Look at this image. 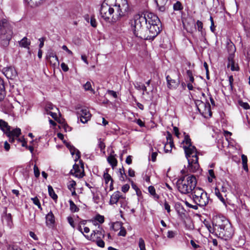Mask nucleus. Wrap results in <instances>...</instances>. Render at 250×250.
Masks as SVG:
<instances>
[{"instance_id": "obj_28", "label": "nucleus", "mask_w": 250, "mask_h": 250, "mask_svg": "<svg viewBox=\"0 0 250 250\" xmlns=\"http://www.w3.org/2000/svg\"><path fill=\"white\" fill-rule=\"evenodd\" d=\"M149 193L153 196V198L155 200H158L159 198V196L156 194L155 189L152 186H150L148 188Z\"/></svg>"}, {"instance_id": "obj_5", "label": "nucleus", "mask_w": 250, "mask_h": 250, "mask_svg": "<svg viewBox=\"0 0 250 250\" xmlns=\"http://www.w3.org/2000/svg\"><path fill=\"white\" fill-rule=\"evenodd\" d=\"M192 198L194 202L199 206L203 207L209 202V197L207 192L202 188H196L191 193Z\"/></svg>"}, {"instance_id": "obj_35", "label": "nucleus", "mask_w": 250, "mask_h": 250, "mask_svg": "<svg viewBox=\"0 0 250 250\" xmlns=\"http://www.w3.org/2000/svg\"><path fill=\"white\" fill-rule=\"evenodd\" d=\"M120 176L119 179L121 181H125L127 178V176L125 172V169L123 167L119 169Z\"/></svg>"}, {"instance_id": "obj_17", "label": "nucleus", "mask_w": 250, "mask_h": 250, "mask_svg": "<svg viewBox=\"0 0 250 250\" xmlns=\"http://www.w3.org/2000/svg\"><path fill=\"white\" fill-rule=\"evenodd\" d=\"M63 143L65 144L66 147L69 149L71 154L74 155L76 154L75 160L79 159L81 157L80 152L76 149L74 146L71 145L69 143L66 142L65 141H63Z\"/></svg>"}, {"instance_id": "obj_33", "label": "nucleus", "mask_w": 250, "mask_h": 250, "mask_svg": "<svg viewBox=\"0 0 250 250\" xmlns=\"http://www.w3.org/2000/svg\"><path fill=\"white\" fill-rule=\"evenodd\" d=\"M9 125H8V124L2 120L0 119V128L2 131H6L9 130Z\"/></svg>"}, {"instance_id": "obj_7", "label": "nucleus", "mask_w": 250, "mask_h": 250, "mask_svg": "<svg viewBox=\"0 0 250 250\" xmlns=\"http://www.w3.org/2000/svg\"><path fill=\"white\" fill-rule=\"evenodd\" d=\"M230 225L229 221L222 215H216L213 218L212 225L214 226V229H217V231L219 228L226 227L227 230L229 231L231 230Z\"/></svg>"}, {"instance_id": "obj_45", "label": "nucleus", "mask_w": 250, "mask_h": 250, "mask_svg": "<svg viewBox=\"0 0 250 250\" xmlns=\"http://www.w3.org/2000/svg\"><path fill=\"white\" fill-rule=\"evenodd\" d=\"M99 147L100 148L101 151H103L104 153V150L105 147L104 143L102 141L101 139L99 140Z\"/></svg>"}, {"instance_id": "obj_41", "label": "nucleus", "mask_w": 250, "mask_h": 250, "mask_svg": "<svg viewBox=\"0 0 250 250\" xmlns=\"http://www.w3.org/2000/svg\"><path fill=\"white\" fill-rule=\"evenodd\" d=\"M76 185V182L74 180H71L69 182V183L67 185V187H68V188L70 190H72V189H75V187Z\"/></svg>"}, {"instance_id": "obj_13", "label": "nucleus", "mask_w": 250, "mask_h": 250, "mask_svg": "<svg viewBox=\"0 0 250 250\" xmlns=\"http://www.w3.org/2000/svg\"><path fill=\"white\" fill-rule=\"evenodd\" d=\"M1 71L5 77L9 79L13 80L18 76L15 68L11 66L2 68Z\"/></svg>"}, {"instance_id": "obj_27", "label": "nucleus", "mask_w": 250, "mask_h": 250, "mask_svg": "<svg viewBox=\"0 0 250 250\" xmlns=\"http://www.w3.org/2000/svg\"><path fill=\"white\" fill-rule=\"evenodd\" d=\"M48 193L49 196L55 201H56L58 199V196L55 193V192L54 191V189L52 186L50 185H49L48 186Z\"/></svg>"}, {"instance_id": "obj_26", "label": "nucleus", "mask_w": 250, "mask_h": 250, "mask_svg": "<svg viewBox=\"0 0 250 250\" xmlns=\"http://www.w3.org/2000/svg\"><path fill=\"white\" fill-rule=\"evenodd\" d=\"M195 29H196V26H197L198 30L201 32V34L202 36L204 38H205L206 33L203 29V24L202 22L199 20H198L196 21V24H195Z\"/></svg>"}, {"instance_id": "obj_15", "label": "nucleus", "mask_w": 250, "mask_h": 250, "mask_svg": "<svg viewBox=\"0 0 250 250\" xmlns=\"http://www.w3.org/2000/svg\"><path fill=\"white\" fill-rule=\"evenodd\" d=\"M81 168L77 164L73 165V169L70 171V173L74 175L75 177L78 178H82L84 176V170L83 166L81 167Z\"/></svg>"}, {"instance_id": "obj_59", "label": "nucleus", "mask_w": 250, "mask_h": 250, "mask_svg": "<svg viewBox=\"0 0 250 250\" xmlns=\"http://www.w3.org/2000/svg\"><path fill=\"white\" fill-rule=\"evenodd\" d=\"M164 208L165 209L167 210L168 213L170 212V207L166 201H165L164 203Z\"/></svg>"}, {"instance_id": "obj_11", "label": "nucleus", "mask_w": 250, "mask_h": 250, "mask_svg": "<svg viewBox=\"0 0 250 250\" xmlns=\"http://www.w3.org/2000/svg\"><path fill=\"white\" fill-rule=\"evenodd\" d=\"M198 154L199 153L197 152L191 155L190 157H192V159H190V157L187 158L188 163V169L191 172H196L199 168L200 166L198 164V158L197 156Z\"/></svg>"}, {"instance_id": "obj_55", "label": "nucleus", "mask_w": 250, "mask_h": 250, "mask_svg": "<svg viewBox=\"0 0 250 250\" xmlns=\"http://www.w3.org/2000/svg\"><path fill=\"white\" fill-rule=\"evenodd\" d=\"M61 67L64 72H67L69 70V68L67 65L64 62H62L61 63Z\"/></svg>"}, {"instance_id": "obj_63", "label": "nucleus", "mask_w": 250, "mask_h": 250, "mask_svg": "<svg viewBox=\"0 0 250 250\" xmlns=\"http://www.w3.org/2000/svg\"><path fill=\"white\" fill-rule=\"evenodd\" d=\"M210 21H211L210 30L212 32H214V29H215L214 24L213 18L211 16L210 17Z\"/></svg>"}, {"instance_id": "obj_8", "label": "nucleus", "mask_w": 250, "mask_h": 250, "mask_svg": "<svg viewBox=\"0 0 250 250\" xmlns=\"http://www.w3.org/2000/svg\"><path fill=\"white\" fill-rule=\"evenodd\" d=\"M185 137L183 141V143L184 144L183 148L184 149L186 157L187 158L188 157H190L191 155L195 153H197V150L196 147L192 146L191 139L189 138V135L186 134V133H184Z\"/></svg>"}, {"instance_id": "obj_57", "label": "nucleus", "mask_w": 250, "mask_h": 250, "mask_svg": "<svg viewBox=\"0 0 250 250\" xmlns=\"http://www.w3.org/2000/svg\"><path fill=\"white\" fill-rule=\"evenodd\" d=\"M129 185H128V184H125V185H124L122 187V191L124 192V193H125L127 191H128V190H129Z\"/></svg>"}, {"instance_id": "obj_9", "label": "nucleus", "mask_w": 250, "mask_h": 250, "mask_svg": "<svg viewBox=\"0 0 250 250\" xmlns=\"http://www.w3.org/2000/svg\"><path fill=\"white\" fill-rule=\"evenodd\" d=\"M230 229L231 230L229 231L226 227H221L218 229V231H217V229H214L213 232L218 237L227 240L231 238L233 234L234 230L231 225H230Z\"/></svg>"}, {"instance_id": "obj_14", "label": "nucleus", "mask_w": 250, "mask_h": 250, "mask_svg": "<svg viewBox=\"0 0 250 250\" xmlns=\"http://www.w3.org/2000/svg\"><path fill=\"white\" fill-rule=\"evenodd\" d=\"M6 211L7 209L5 208L1 216L2 221L3 224H5L9 229H12L14 225L12 215L10 213H7Z\"/></svg>"}, {"instance_id": "obj_24", "label": "nucleus", "mask_w": 250, "mask_h": 250, "mask_svg": "<svg viewBox=\"0 0 250 250\" xmlns=\"http://www.w3.org/2000/svg\"><path fill=\"white\" fill-rule=\"evenodd\" d=\"M30 41L26 37H24L19 42V44L20 47L28 49L29 48V46L30 45Z\"/></svg>"}, {"instance_id": "obj_56", "label": "nucleus", "mask_w": 250, "mask_h": 250, "mask_svg": "<svg viewBox=\"0 0 250 250\" xmlns=\"http://www.w3.org/2000/svg\"><path fill=\"white\" fill-rule=\"evenodd\" d=\"M126 230L124 228L121 227V229L118 233V235L125 236L126 235Z\"/></svg>"}, {"instance_id": "obj_58", "label": "nucleus", "mask_w": 250, "mask_h": 250, "mask_svg": "<svg viewBox=\"0 0 250 250\" xmlns=\"http://www.w3.org/2000/svg\"><path fill=\"white\" fill-rule=\"evenodd\" d=\"M46 38L45 37H42L39 39L40 44H39V48L41 49L44 45V42Z\"/></svg>"}, {"instance_id": "obj_38", "label": "nucleus", "mask_w": 250, "mask_h": 250, "mask_svg": "<svg viewBox=\"0 0 250 250\" xmlns=\"http://www.w3.org/2000/svg\"><path fill=\"white\" fill-rule=\"evenodd\" d=\"M139 247L140 250H146L145 241L142 238H140L139 240Z\"/></svg>"}, {"instance_id": "obj_60", "label": "nucleus", "mask_w": 250, "mask_h": 250, "mask_svg": "<svg viewBox=\"0 0 250 250\" xmlns=\"http://www.w3.org/2000/svg\"><path fill=\"white\" fill-rule=\"evenodd\" d=\"M18 141H20L22 143V145L21 146H23V147H27V142L26 141L24 140V139L23 138H21V139H20V138H19L18 139Z\"/></svg>"}, {"instance_id": "obj_29", "label": "nucleus", "mask_w": 250, "mask_h": 250, "mask_svg": "<svg viewBox=\"0 0 250 250\" xmlns=\"http://www.w3.org/2000/svg\"><path fill=\"white\" fill-rule=\"evenodd\" d=\"M107 161L113 167L116 166L117 165V159L111 154L108 157Z\"/></svg>"}, {"instance_id": "obj_62", "label": "nucleus", "mask_w": 250, "mask_h": 250, "mask_svg": "<svg viewBox=\"0 0 250 250\" xmlns=\"http://www.w3.org/2000/svg\"><path fill=\"white\" fill-rule=\"evenodd\" d=\"M107 93L111 96H113L115 98H117V94L116 92L113 90H108Z\"/></svg>"}, {"instance_id": "obj_37", "label": "nucleus", "mask_w": 250, "mask_h": 250, "mask_svg": "<svg viewBox=\"0 0 250 250\" xmlns=\"http://www.w3.org/2000/svg\"><path fill=\"white\" fill-rule=\"evenodd\" d=\"M131 186L132 188L135 190L137 195L141 196L142 195L141 191L133 181L131 182Z\"/></svg>"}, {"instance_id": "obj_53", "label": "nucleus", "mask_w": 250, "mask_h": 250, "mask_svg": "<svg viewBox=\"0 0 250 250\" xmlns=\"http://www.w3.org/2000/svg\"><path fill=\"white\" fill-rule=\"evenodd\" d=\"M67 220L70 225L73 228H75V224L73 219L71 216H68L67 218Z\"/></svg>"}, {"instance_id": "obj_46", "label": "nucleus", "mask_w": 250, "mask_h": 250, "mask_svg": "<svg viewBox=\"0 0 250 250\" xmlns=\"http://www.w3.org/2000/svg\"><path fill=\"white\" fill-rule=\"evenodd\" d=\"M177 234L176 231L169 230L167 232V237L168 238H174L176 235Z\"/></svg>"}, {"instance_id": "obj_48", "label": "nucleus", "mask_w": 250, "mask_h": 250, "mask_svg": "<svg viewBox=\"0 0 250 250\" xmlns=\"http://www.w3.org/2000/svg\"><path fill=\"white\" fill-rule=\"evenodd\" d=\"M34 173L35 176L36 178H38L40 176V172L39 168L38 167L35 165L34 166Z\"/></svg>"}, {"instance_id": "obj_10", "label": "nucleus", "mask_w": 250, "mask_h": 250, "mask_svg": "<svg viewBox=\"0 0 250 250\" xmlns=\"http://www.w3.org/2000/svg\"><path fill=\"white\" fill-rule=\"evenodd\" d=\"M76 109L78 120L80 119L81 122L85 124L90 120L91 114L87 109L78 107Z\"/></svg>"}, {"instance_id": "obj_40", "label": "nucleus", "mask_w": 250, "mask_h": 250, "mask_svg": "<svg viewBox=\"0 0 250 250\" xmlns=\"http://www.w3.org/2000/svg\"><path fill=\"white\" fill-rule=\"evenodd\" d=\"M46 58L47 59H50L51 58H52L53 59H55V60L56 61H58V58L57 56H56L55 53L54 52H53V51L48 52L46 56Z\"/></svg>"}, {"instance_id": "obj_36", "label": "nucleus", "mask_w": 250, "mask_h": 250, "mask_svg": "<svg viewBox=\"0 0 250 250\" xmlns=\"http://www.w3.org/2000/svg\"><path fill=\"white\" fill-rule=\"evenodd\" d=\"M228 61L229 62L228 64V67H230V69L232 71L236 70V69L235 68L234 62L232 60V58L231 57V56H229V57L228 58Z\"/></svg>"}, {"instance_id": "obj_21", "label": "nucleus", "mask_w": 250, "mask_h": 250, "mask_svg": "<svg viewBox=\"0 0 250 250\" xmlns=\"http://www.w3.org/2000/svg\"><path fill=\"white\" fill-rule=\"evenodd\" d=\"M119 203L120 204V207L121 208L120 210V212L121 214H123L125 210H127L129 208L125 197H123L121 198Z\"/></svg>"}, {"instance_id": "obj_3", "label": "nucleus", "mask_w": 250, "mask_h": 250, "mask_svg": "<svg viewBox=\"0 0 250 250\" xmlns=\"http://www.w3.org/2000/svg\"><path fill=\"white\" fill-rule=\"evenodd\" d=\"M196 177L193 175L182 176L177 182L178 189L183 194L192 193L196 188Z\"/></svg>"}, {"instance_id": "obj_64", "label": "nucleus", "mask_w": 250, "mask_h": 250, "mask_svg": "<svg viewBox=\"0 0 250 250\" xmlns=\"http://www.w3.org/2000/svg\"><path fill=\"white\" fill-rule=\"evenodd\" d=\"M128 174L130 177H133L135 176V171L133 169H131V168H129L128 171Z\"/></svg>"}, {"instance_id": "obj_49", "label": "nucleus", "mask_w": 250, "mask_h": 250, "mask_svg": "<svg viewBox=\"0 0 250 250\" xmlns=\"http://www.w3.org/2000/svg\"><path fill=\"white\" fill-rule=\"evenodd\" d=\"M133 122L137 123L140 127H144L145 125V123L143 122L141 119H135L133 121Z\"/></svg>"}, {"instance_id": "obj_22", "label": "nucleus", "mask_w": 250, "mask_h": 250, "mask_svg": "<svg viewBox=\"0 0 250 250\" xmlns=\"http://www.w3.org/2000/svg\"><path fill=\"white\" fill-rule=\"evenodd\" d=\"M8 130L3 131L6 134H7V136H13L14 137H16V138L18 137L21 133V130L19 128H16L12 131H10V126H9Z\"/></svg>"}, {"instance_id": "obj_44", "label": "nucleus", "mask_w": 250, "mask_h": 250, "mask_svg": "<svg viewBox=\"0 0 250 250\" xmlns=\"http://www.w3.org/2000/svg\"><path fill=\"white\" fill-rule=\"evenodd\" d=\"M173 9L174 10H182L183 9V6L181 3L180 1H177L175 4H174Z\"/></svg>"}, {"instance_id": "obj_12", "label": "nucleus", "mask_w": 250, "mask_h": 250, "mask_svg": "<svg viewBox=\"0 0 250 250\" xmlns=\"http://www.w3.org/2000/svg\"><path fill=\"white\" fill-rule=\"evenodd\" d=\"M195 104L198 110L201 114H209V116H211L210 105L208 103H204L200 100H197L195 102Z\"/></svg>"}, {"instance_id": "obj_25", "label": "nucleus", "mask_w": 250, "mask_h": 250, "mask_svg": "<svg viewBox=\"0 0 250 250\" xmlns=\"http://www.w3.org/2000/svg\"><path fill=\"white\" fill-rule=\"evenodd\" d=\"M6 95L4 82L2 80L0 82V101L3 100Z\"/></svg>"}, {"instance_id": "obj_34", "label": "nucleus", "mask_w": 250, "mask_h": 250, "mask_svg": "<svg viewBox=\"0 0 250 250\" xmlns=\"http://www.w3.org/2000/svg\"><path fill=\"white\" fill-rule=\"evenodd\" d=\"M69 205H70V209L72 212H78L79 210V208L75 204V203L73 202V201L70 200L69 201Z\"/></svg>"}, {"instance_id": "obj_18", "label": "nucleus", "mask_w": 250, "mask_h": 250, "mask_svg": "<svg viewBox=\"0 0 250 250\" xmlns=\"http://www.w3.org/2000/svg\"><path fill=\"white\" fill-rule=\"evenodd\" d=\"M123 197V196L122 195L120 191H116L114 192L111 196L109 201V204L110 205L117 204V202H119L121 198Z\"/></svg>"}, {"instance_id": "obj_50", "label": "nucleus", "mask_w": 250, "mask_h": 250, "mask_svg": "<svg viewBox=\"0 0 250 250\" xmlns=\"http://www.w3.org/2000/svg\"><path fill=\"white\" fill-rule=\"evenodd\" d=\"M95 220L100 223H103L104 222V217L100 214H98L95 217Z\"/></svg>"}, {"instance_id": "obj_54", "label": "nucleus", "mask_w": 250, "mask_h": 250, "mask_svg": "<svg viewBox=\"0 0 250 250\" xmlns=\"http://www.w3.org/2000/svg\"><path fill=\"white\" fill-rule=\"evenodd\" d=\"M166 138H167V143H171V142H173V140H172V135L168 131L167 132V135Z\"/></svg>"}, {"instance_id": "obj_19", "label": "nucleus", "mask_w": 250, "mask_h": 250, "mask_svg": "<svg viewBox=\"0 0 250 250\" xmlns=\"http://www.w3.org/2000/svg\"><path fill=\"white\" fill-rule=\"evenodd\" d=\"M108 169L106 168L105 170L104 171L103 177L105 181V184H107L109 182H110V190H111L113 189V180L112 178H111V176L108 174Z\"/></svg>"}, {"instance_id": "obj_52", "label": "nucleus", "mask_w": 250, "mask_h": 250, "mask_svg": "<svg viewBox=\"0 0 250 250\" xmlns=\"http://www.w3.org/2000/svg\"><path fill=\"white\" fill-rule=\"evenodd\" d=\"M233 78L232 75H230L229 77V84L230 86V90H232L233 89Z\"/></svg>"}, {"instance_id": "obj_30", "label": "nucleus", "mask_w": 250, "mask_h": 250, "mask_svg": "<svg viewBox=\"0 0 250 250\" xmlns=\"http://www.w3.org/2000/svg\"><path fill=\"white\" fill-rule=\"evenodd\" d=\"M173 147H174L173 142L166 143L164 146L165 152L166 153L170 152Z\"/></svg>"}, {"instance_id": "obj_43", "label": "nucleus", "mask_w": 250, "mask_h": 250, "mask_svg": "<svg viewBox=\"0 0 250 250\" xmlns=\"http://www.w3.org/2000/svg\"><path fill=\"white\" fill-rule=\"evenodd\" d=\"M238 103L239 105L245 109H249L250 108V106L248 103L243 102L242 101H239Z\"/></svg>"}, {"instance_id": "obj_39", "label": "nucleus", "mask_w": 250, "mask_h": 250, "mask_svg": "<svg viewBox=\"0 0 250 250\" xmlns=\"http://www.w3.org/2000/svg\"><path fill=\"white\" fill-rule=\"evenodd\" d=\"M186 74L189 78V82L191 83H193L194 82V79L193 76L192 72L190 70H188L186 72Z\"/></svg>"}, {"instance_id": "obj_51", "label": "nucleus", "mask_w": 250, "mask_h": 250, "mask_svg": "<svg viewBox=\"0 0 250 250\" xmlns=\"http://www.w3.org/2000/svg\"><path fill=\"white\" fill-rule=\"evenodd\" d=\"M90 24L93 27H96L97 26V21L94 16L91 17Z\"/></svg>"}, {"instance_id": "obj_61", "label": "nucleus", "mask_w": 250, "mask_h": 250, "mask_svg": "<svg viewBox=\"0 0 250 250\" xmlns=\"http://www.w3.org/2000/svg\"><path fill=\"white\" fill-rule=\"evenodd\" d=\"M9 250H22L21 248L17 245H12L9 247Z\"/></svg>"}, {"instance_id": "obj_6", "label": "nucleus", "mask_w": 250, "mask_h": 250, "mask_svg": "<svg viewBox=\"0 0 250 250\" xmlns=\"http://www.w3.org/2000/svg\"><path fill=\"white\" fill-rule=\"evenodd\" d=\"M98 228L99 229L93 230L90 236L86 235L84 236L87 239L95 242L98 247L104 248L105 244L102 239L105 236L104 230L99 227Z\"/></svg>"}, {"instance_id": "obj_47", "label": "nucleus", "mask_w": 250, "mask_h": 250, "mask_svg": "<svg viewBox=\"0 0 250 250\" xmlns=\"http://www.w3.org/2000/svg\"><path fill=\"white\" fill-rule=\"evenodd\" d=\"M83 87L84 89L86 91L92 90V88L91 87V84L90 82H87L86 83L83 85Z\"/></svg>"}, {"instance_id": "obj_2", "label": "nucleus", "mask_w": 250, "mask_h": 250, "mask_svg": "<svg viewBox=\"0 0 250 250\" xmlns=\"http://www.w3.org/2000/svg\"><path fill=\"white\" fill-rule=\"evenodd\" d=\"M129 10L127 0H104L101 7L100 15L105 21L114 23L126 16Z\"/></svg>"}, {"instance_id": "obj_1", "label": "nucleus", "mask_w": 250, "mask_h": 250, "mask_svg": "<svg viewBox=\"0 0 250 250\" xmlns=\"http://www.w3.org/2000/svg\"><path fill=\"white\" fill-rule=\"evenodd\" d=\"M130 23L134 35L143 40H153L161 31L159 19L152 13L135 14Z\"/></svg>"}, {"instance_id": "obj_16", "label": "nucleus", "mask_w": 250, "mask_h": 250, "mask_svg": "<svg viewBox=\"0 0 250 250\" xmlns=\"http://www.w3.org/2000/svg\"><path fill=\"white\" fill-rule=\"evenodd\" d=\"M167 87L169 89H176L180 84L179 80H176L171 78V77L167 75L166 76Z\"/></svg>"}, {"instance_id": "obj_4", "label": "nucleus", "mask_w": 250, "mask_h": 250, "mask_svg": "<svg viewBox=\"0 0 250 250\" xmlns=\"http://www.w3.org/2000/svg\"><path fill=\"white\" fill-rule=\"evenodd\" d=\"M0 30L1 44L6 47L9 45V41L12 37L13 31L11 25L6 19L0 21Z\"/></svg>"}, {"instance_id": "obj_31", "label": "nucleus", "mask_w": 250, "mask_h": 250, "mask_svg": "<svg viewBox=\"0 0 250 250\" xmlns=\"http://www.w3.org/2000/svg\"><path fill=\"white\" fill-rule=\"evenodd\" d=\"M214 193L219 200L224 204H225V199L224 198L223 195L220 193V190L216 188L214 189Z\"/></svg>"}, {"instance_id": "obj_23", "label": "nucleus", "mask_w": 250, "mask_h": 250, "mask_svg": "<svg viewBox=\"0 0 250 250\" xmlns=\"http://www.w3.org/2000/svg\"><path fill=\"white\" fill-rule=\"evenodd\" d=\"M47 226L52 225L55 223V217L51 211H50L45 217Z\"/></svg>"}, {"instance_id": "obj_32", "label": "nucleus", "mask_w": 250, "mask_h": 250, "mask_svg": "<svg viewBox=\"0 0 250 250\" xmlns=\"http://www.w3.org/2000/svg\"><path fill=\"white\" fill-rule=\"evenodd\" d=\"M241 159L242 161L243 167L245 170L248 171V167L247 165L248 159L247 156L244 154L241 155Z\"/></svg>"}, {"instance_id": "obj_42", "label": "nucleus", "mask_w": 250, "mask_h": 250, "mask_svg": "<svg viewBox=\"0 0 250 250\" xmlns=\"http://www.w3.org/2000/svg\"><path fill=\"white\" fill-rule=\"evenodd\" d=\"M31 200L33 201V203L37 205L39 208L42 209L41 205L40 204L39 199L37 197H35L34 198H31Z\"/></svg>"}, {"instance_id": "obj_20", "label": "nucleus", "mask_w": 250, "mask_h": 250, "mask_svg": "<svg viewBox=\"0 0 250 250\" xmlns=\"http://www.w3.org/2000/svg\"><path fill=\"white\" fill-rule=\"evenodd\" d=\"M159 10L164 12L166 9V5L168 0H155Z\"/></svg>"}]
</instances>
